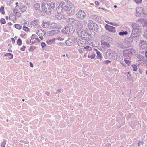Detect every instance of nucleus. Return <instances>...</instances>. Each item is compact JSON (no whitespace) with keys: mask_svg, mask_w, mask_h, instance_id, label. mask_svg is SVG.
Masks as SVG:
<instances>
[{"mask_svg":"<svg viewBox=\"0 0 147 147\" xmlns=\"http://www.w3.org/2000/svg\"><path fill=\"white\" fill-rule=\"evenodd\" d=\"M36 33L39 36L42 35H44L45 34L44 31L41 29L37 30L36 32Z\"/></svg>","mask_w":147,"mask_h":147,"instance_id":"obj_18","label":"nucleus"},{"mask_svg":"<svg viewBox=\"0 0 147 147\" xmlns=\"http://www.w3.org/2000/svg\"><path fill=\"white\" fill-rule=\"evenodd\" d=\"M88 28L90 30H92L93 29V27L92 26V25L90 23H88Z\"/></svg>","mask_w":147,"mask_h":147,"instance_id":"obj_44","label":"nucleus"},{"mask_svg":"<svg viewBox=\"0 0 147 147\" xmlns=\"http://www.w3.org/2000/svg\"><path fill=\"white\" fill-rule=\"evenodd\" d=\"M57 26V24L55 23H52L51 25V28H56Z\"/></svg>","mask_w":147,"mask_h":147,"instance_id":"obj_31","label":"nucleus"},{"mask_svg":"<svg viewBox=\"0 0 147 147\" xmlns=\"http://www.w3.org/2000/svg\"><path fill=\"white\" fill-rule=\"evenodd\" d=\"M27 7L26 6H23L20 9L21 12L23 13L26 10Z\"/></svg>","mask_w":147,"mask_h":147,"instance_id":"obj_22","label":"nucleus"},{"mask_svg":"<svg viewBox=\"0 0 147 147\" xmlns=\"http://www.w3.org/2000/svg\"><path fill=\"white\" fill-rule=\"evenodd\" d=\"M60 31L58 30H52L53 35L57 34L59 33Z\"/></svg>","mask_w":147,"mask_h":147,"instance_id":"obj_39","label":"nucleus"},{"mask_svg":"<svg viewBox=\"0 0 147 147\" xmlns=\"http://www.w3.org/2000/svg\"><path fill=\"white\" fill-rule=\"evenodd\" d=\"M93 26L94 30L96 32H97L98 29V26L96 24H94L93 25Z\"/></svg>","mask_w":147,"mask_h":147,"instance_id":"obj_30","label":"nucleus"},{"mask_svg":"<svg viewBox=\"0 0 147 147\" xmlns=\"http://www.w3.org/2000/svg\"><path fill=\"white\" fill-rule=\"evenodd\" d=\"M0 22L3 24H5L6 23V21L3 18L1 19L0 20Z\"/></svg>","mask_w":147,"mask_h":147,"instance_id":"obj_37","label":"nucleus"},{"mask_svg":"<svg viewBox=\"0 0 147 147\" xmlns=\"http://www.w3.org/2000/svg\"><path fill=\"white\" fill-rule=\"evenodd\" d=\"M63 90L62 89H59L57 90V92H56V93L57 94V93H60L63 92Z\"/></svg>","mask_w":147,"mask_h":147,"instance_id":"obj_43","label":"nucleus"},{"mask_svg":"<svg viewBox=\"0 0 147 147\" xmlns=\"http://www.w3.org/2000/svg\"><path fill=\"white\" fill-rule=\"evenodd\" d=\"M88 51H87V53H86V54L83 56V57L84 58H86L87 57V56H88Z\"/></svg>","mask_w":147,"mask_h":147,"instance_id":"obj_57","label":"nucleus"},{"mask_svg":"<svg viewBox=\"0 0 147 147\" xmlns=\"http://www.w3.org/2000/svg\"><path fill=\"white\" fill-rule=\"evenodd\" d=\"M95 20L99 22H101V19L99 18L98 16L97 18H96Z\"/></svg>","mask_w":147,"mask_h":147,"instance_id":"obj_48","label":"nucleus"},{"mask_svg":"<svg viewBox=\"0 0 147 147\" xmlns=\"http://www.w3.org/2000/svg\"><path fill=\"white\" fill-rule=\"evenodd\" d=\"M15 27L16 28L18 29H20L21 28V26L18 24H15Z\"/></svg>","mask_w":147,"mask_h":147,"instance_id":"obj_29","label":"nucleus"},{"mask_svg":"<svg viewBox=\"0 0 147 147\" xmlns=\"http://www.w3.org/2000/svg\"><path fill=\"white\" fill-rule=\"evenodd\" d=\"M104 147H111L110 144L109 143L106 144Z\"/></svg>","mask_w":147,"mask_h":147,"instance_id":"obj_55","label":"nucleus"},{"mask_svg":"<svg viewBox=\"0 0 147 147\" xmlns=\"http://www.w3.org/2000/svg\"><path fill=\"white\" fill-rule=\"evenodd\" d=\"M143 37L144 38L147 39V29L144 31V33L143 34Z\"/></svg>","mask_w":147,"mask_h":147,"instance_id":"obj_35","label":"nucleus"},{"mask_svg":"<svg viewBox=\"0 0 147 147\" xmlns=\"http://www.w3.org/2000/svg\"><path fill=\"white\" fill-rule=\"evenodd\" d=\"M112 53V50L110 49H108L106 52V55L108 56H110V55H111V53Z\"/></svg>","mask_w":147,"mask_h":147,"instance_id":"obj_21","label":"nucleus"},{"mask_svg":"<svg viewBox=\"0 0 147 147\" xmlns=\"http://www.w3.org/2000/svg\"><path fill=\"white\" fill-rule=\"evenodd\" d=\"M105 28L107 31L109 32H114L116 31L115 28L107 24H106Z\"/></svg>","mask_w":147,"mask_h":147,"instance_id":"obj_11","label":"nucleus"},{"mask_svg":"<svg viewBox=\"0 0 147 147\" xmlns=\"http://www.w3.org/2000/svg\"><path fill=\"white\" fill-rule=\"evenodd\" d=\"M74 29L72 25H68L66 26L62 30L63 33L67 34H70L73 33L74 32Z\"/></svg>","mask_w":147,"mask_h":147,"instance_id":"obj_4","label":"nucleus"},{"mask_svg":"<svg viewBox=\"0 0 147 147\" xmlns=\"http://www.w3.org/2000/svg\"><path fill=\"white\" fill-rule=\"evenodd\" d=\"M76 7L73 3H70L69 5L62 6L59 5L56 8V11L58 14H60L62 12V10L67 11V15L70 16L73 15L76 11Z\"/></svg>","mask_w":147,"mask_h":147,"instance_id":"obj_1","label":"nucleus"},{"mask_svg":"<svg viewBox=\"0 0 147 147\" xmlns=\"http://www.w3.org/2000/svg\"><path fill=\"white\" fill-rule=\"evenodd\" d=\"M114 59L116 61H118L120 59V56L119 54H117L114 57Z\"/></svg>","mask_w":147,"mask_h":147,"instance_id":"obj_19","label":"nucleus"},{"mask_svg":"<svg viewBox=\"0 0 147 147\" xmlns=\"http://www.w3.org/2000/svg\"><path fill=\"white\" fill-rule=\"evenodd\" d=\"M33 8L36 11H39L40 9V3H36L33 6Z\"/></svg>","mask_w":147,"mask_h":147,"instance_id":"obj_14","label":"nucleus"},{"mask_svg":"<svg viewBox=\"0 0 147 147\" xmlns=\"http://www.w3.org/2000/svg\"><path fill=\"white\" fill-rule=\"evenodd\" d=\"M49 5L50 8L51 7L52 9L54 8L55 7V4L53 3H50Z\"/></svg>","mask_w":147,"mask_h":147,"instance_id":"obj_27","label":"nucleus"},{"mask_svg":"<svg viewBox=\"0 0 147 147\" xmlns=\"http://www.w3.org/2000/svg\"><path fill=\"white\" fill-rule=\"evenodd\" d=\"M58 40H64V38H61L60 37H58Z\"/></svg>","mask_w":147,"mask_h":147,"instance_id":"obj_63","label":"nucleus"},{"mask_svg":"<svg viewBox=\"0 0 147 147\" xmlns=\"http://www.w3.org/2000/svg\"><path fill=\"white\" fill-rule=\"evenodd\" d=\"M36 48V47L35 46H30L29 49V51L30 52L32 51Z\"/></svg>","mask_w":147,"mask_h":147,"instance_id":"obj_24","label":"nucleus"},{"mask_svg":"<svg viewBox=\"0 0 147 147\" xmlns=\"http://www.w3.org/2000/svg\"><path fill=\"white\" fill-rule=\"evenodd\" d=\"M8 56L9 57V59H12L13 58V55L11 53V55H8Z\"/></svg>","mask_w":147,"mask_h":147,"instance_id":"obj_53","label":"nucleus"},{"mask_svg":"<svg viewBox=\"0 0 147 147\" xmlns=\"http://www.w3.org/2000/svg\"><path fill=\"white\" fill-rule=\"evenodd\" d=\"M84 49H85L84 48L82 49L81 48H79L78 49L79 53L80 54L82 53L84 51Z\"/></svg>","mask_w":147,"mask_h":147,"instance_id":"obj_42","label":"nucleus"},{"mask_svg":"<svg viewBox=\"0 0 147 147\" xmlns=\"http://www.w3.org/2000/svg\"><path fill=\"white\" fill-rule=\"evenodd\" d=\"M78 34L79 36L80 37V38L84 39V40H87V39L88 38V33L85 31L81 32L80 34L78 33Z\"/></svg>","mask_w":147,"mask_h":147,"instance_id":"obj_12","label":"nucleus"},{"mask_svg":"<svg viewBox=\"0 0 147 147\" xmlns=\"http://www.w3.org/2000/svg\"><path fill=\"white\" fill-rule=\"evenodd\" d=\"M105 22H106L107 23H108V24H110V25H113V26H115V25H114V23H112V22H109V21H105Z\"/></svg>","mask_w":147,"mask_h":147,"instance_id":"obj_49","label":"nucleus"},{"mask_svg":"<svg viewBox=\"0 0 147 147\" xmlns=\"http://www.w3.org/2000/svg\"><path fill=\"white\" fill-rule=\"evenodd\" d=\"M54 40L53 39L48 40L46 41L48 45H50L53 42Z\"/></svg>","mask_w":147,"mask_h":147,"instance_id":"obj_26","label":"nucleus"},{"mask_svg":"<svg viewBox=\"0 0 147 147\" xmlns=\"http://www.w3.org/2000/svg\"><path fill=\"white\" fill-rule=\"evenodd\" d=\"M132 67L133 68V70L134 71H136L137 70V67L136 65H132Z\"/></svg>","mask_w":147,"mask_h":147,"instance_id":"obj_36","label":"nucleus"},{"mask_svg":"<svg viewBox=\"0 0 147 147\" xmlns=\"http://www.w3.org/2000/svg\"><path fill=\"white\" fill-rule=\"evenodd\" d=\"M23 30L25 31L26 32H28L29 31V28L26 27V26H23Z\"/></svg>","mask_w":147,"mask_h":147,"instance_id":"obj_38","label":"nucleus"},{"mask_svg":"<svg viewBox=\"0 0 147 147\" xmlns=\"http://www.w3.org/2000/svg\"><path fill=\"white\" fill-rule=\"evenodd\" d=\"M13 13H14L15 14V13L16 12H17V11L16 10V9H13Z\"/></svg>","mask_w":147,"mask_h":147,"instance_id":"obj_64","label":"nucleus"},{"mask_svg":"<svg viewBox=\"0 0 147 147\" xmlns=\"http://www.w3.org/2000/svg\"><path fill=\"white\" fill-rule=\"evenodd\" d=\"M86 14L84 11L80 10L76 14V16L77 18L80 19H82L84 18Z\"/></svg>","mask_w":147,"mask_h":147,"instance_id":"obj_10","label":"nucleus"},{"mask_svg":"<svg viewBox=\"0 0 147 147\" xmlns=\"http://www.w3.org/2000/svg\"><path fill=\"white\" fill-rule=\"evenodd\" d=\"M145 14L143 11V8L141 7H137L136 8V16L137 17L144 16Z\"/></svg>","mask_w":147,"mask_h":147,"instance_id":"obj_8","label":"nucleus"},{"mask_svg":"<svg viewBox=\"0 0 147 147\" xmlns=\"http://www.w3.org/2000/svg\"><path fill=\"white\" fill-rule=\"evenodd\" d=\"M95 4L97 5H99V2L98 1H96L95 2Z\"/></svg>","mask_w":147,"mask_h":147,"instance_id":"obj_62","label":"nucleus"},{"mask_svg":"<svg viewBox=\"0 0 147 147\" xmlns=\"http://www.w3.org/2000/svg\"><path fill=\"white\" fill-rule=\"evenodd\" d=\"M103 44L105 47H107L108 48H109L110 46L109 43L107 42H104L103 43Z\"/></svg>","mask_w":147,"mask_h":147,"instance_id":"obj_34","label":"nucleus"},{"mask_svg":"<svg viewBox=\"0 0 147 147\" xmlns=\"http://www.w3.org/2000/svg\"><path fill=\"white\" fill-rule=\"evenodd\" d=\"M25 48L26 47L24 46H23L22 47L20 48V50L22 51H24Z\"/></svg>","mask_w":147,"mask_h":147,"instance_id":"obj_54","label":"nucleus"},{"mask_svg":"<svg viewBox=\"0 0 147 147\" xmlns=\"http://www.w3.org/2000/svg\"><path fill=\"white\" fill-rule=\"evenodd\" d=\"M135 52V50L132 48H128L124 50L123 55L125 62L128 65L131 63L130 61L132 55Z\"/></svg>","mask_w":147,"mask_h":147,"instance_id":"obj_3","label":"nucleus"},{"mask_svg":"<svg viewBox=\"0 0 147 147\" xmlns=\"http://www.w3.org/2000/svg\"><path fill=\"white\" fill-rule=\"evenodd\" d=\"M42 9L46 13L49 14L51 12V9L49 5L46 2H43L41 5Z\"/></svg>","mask_w":147,"mask_h":147,"instance_id":"obj_6","label":"nucleus"},{"mask_svg":"<svg viewBox=\"0 0 147 147\" xmlns=\"http://www.w3.org/2000/svg\"><path fill=\"white\" fill-rule=\"evenodd\" d=\"M41 46L42 48H44L46 46V44L44 42L41 43Z\"/></svg>","mask_w":147,"mask_h":147,"instance_id":"obj_45","label":"nucleus"},{"mask_svg":"<svg viewBox=\"0 0 147 147\" xmlns=\"http://www.w3.org/2000/svg\"><path fill=\"white\" fill-rule=\"evenodd\" d=\"M48 34H49L50 36H52L53 35V33L52 32V30H51L49 31L48 32Z\"/></svg>","mask_w":147,"mask_h":147,"instance_id":"obj_52","label":"nucleus"},{"mask_svg":"<svg viewBox=\"0 0 147 147\" xmlns=\"http://www.w3.org/2000/svg\"><path fill=\"white\" fill-rule=\"evenodd\" d=\"M135 2L138 4H140L142 1V0H134Z\"/></svg>","mask_w":147,"mask_h":147,"instance_id":"obj_40","label":"nucleus"},{"mask_svg":"<svg viewBox=\"0 0 147 147\" xmlns=\"http://www.w3.org/2000/svg\"><path fill=\"white\" fill-rule=\"evenodd\" d=\"M38 21L36 20L32 21L30 24V25H31V27H32V26H37L38 24Z\"/></svg>","mask_w":147,"mask_h":147,"instance_id":"obj_16","label":"nucleus"},{"mask_svg":"<svg viewBox=\"0 0 147 147\" xmlns=\"http://www.w3.org/2000/svg\"><path fill=\"white\" fill-rule=\"evenodd\" d=\"M50 23L48 22H44L42 25V26L44 28L48 27L50 25Z\"/></svg>","mask_w":147,"mask_h":147,"instance_id":"obj_17","label":"nucleus"},{"mask_svg":"<svg viewBox=\"0 0 147 147\" xmlns=\"http://www.w3.org/2000/svg\"><path fill=\"white\" fill-rule=\"evenodd\" d=\"M15 15L18 17H20L21 16V13L19 12H16L15 13Z\"/></svg>","mask_w":147,"mask_h":147,"instance_id":"obj_47","label":"nucleus"},{"mask_svg":"<svg viewBox=\"0 0 147 147\" xmlns=\"http://www.w3.org/2000/svg\"><path fill=\"white\" fill-rule=\"evenodd\" d=\"M8 55H11V53H6L4 55L5 56H8Z\"/></svg>","mask_w":147,"mask_h":147,"instance_id":"obj_60","label":"nucleus"},{"mask_svg":"<svg viewBox=\"0 0 147 147\" xmlns=\"http://www.w3.org/2000/svg\"><path fill=\"white\" fill-rule=\"evenodd\" d=\"M5 142L4 140L3 142H1V147H4L5 146Z\"/></svg>","mask_w":147,"mask_h":147,"instance_id":"obj_41","label":"nucleus"},{"mask_svg":"<svg viewBox=\"0 0 147 147\" xmlns=\"http://www.w3.org/2000/svg\"><path fill=\"white\" fill-rule=\"evenodd\" d=\"M11 40L13 44H14L15 42V41L14 39L13 38H11Z\"/></svg>","mask_w":147,"mask_h":147,"instance_id":"obj_61","label":"nucleus"},{"mask_svg":"<svg viewBox=\"0 0 147 147\" xmlns=\"http://www.w3.org/2000/svg\"><path fill=\"white\" fill-rule=\"evenodd\" d=\"M119 34L120 35L123 36L124 35H127L128 34V32L127 31H122L121 32H120L119 33Z\"/></svg>","mask_w":147,"mask_h":147,"instance_id":"obj_23","label":"nucleus"},{"mask_svg":"<svg viewBox=\"0 0 147 147\" xmlns=\"http://www.w3.org/2000/svg\"><path fill=\"white\" fill-rule=\"evenodd\" d=\"M137 57L139 59V60H142L143 58L142 57V55H137Z\"/></svg>","mask_w":147,"mask_h":147,"instance_id":"obj_46","label":"nucleus"},{"mask_svg":"<svg viewBox=\"0 0 147 147\" xmlns=\"http://www.w3.org/2000/svg\"><path fill=\"white\" fill-rule=\"evenodd\" d=\"M4 9V7L3 6H1L0 8V12L2 14H5Z\"/></svg>","mask_w":147,"mask_h":147,"instance_id":"obj_25","label":"nucleus"},{"mask_svg":"<svg viewBox=\"0 0 147 147\" xmlns=\"http://www.w3.org/2000/svg\"><path fill=\"white\" fill-rule=\"evenodd\" d=\"M83 24L81 22H80L78 24V26L80 29H81L83 27Z\"/></svg>","mask_w":147,"mask_h":147,"instance_id":"obj_33","label":"nucleus"},{"mask_svg":"<svg viewBox=\"0 0 147 147\" xmlns=\"http://www.w3.org/2000/svg\"><path fill=\"white\" fill-rule=\"evenodd\" d=\"M110 63H111V61L107 60L104 61V63L105 64H108Z\"/></svg>","mask_w":147,"mask_h":147,"instance_id":"obj_50","label":"nucleus"},{"mask_svg":"<svg viewBox=\"0 0 147 147\" xmlns=\"http://www.w3.org/2000/svg\"><path fill=\"white\" fill-rule=\"evenodd\" d=\"M31 40H32V39H31L30 41H28V40H27L26 41V43L27 44H29V43H31L32 42H31Z\"/></svg>","mask_w":147,"mask_h":147,"instance_id":"obj_58","label":"nucleus"},{"mask_svg":"<svg viewBox=\"0 0 147 147\" xmlns=\"http://www.w3.org/2000/svg\"><path fill=\"white\" fill-rule=\"evenodd\" d=\"M118 47L122 49H125L126 48V46L123 45L121 43H120L119 44Z\"/></svg>","mask_w":147,"mask_h":147,"instance_id":"obj_28","label":"nucleus"},{"mask_svg":"<svg viewBox=\"0 0 147 147\" xmlns=\"http://www.w3.org/2000/svg\"><path fill=\"white\" fill-rule=\"evenodd\" d=\"M97 55V57L98 59H101L102 58V56L100 53V52L99 51H97V53H96Z\"/></svg>","mask_w":147,"mask_h":147,"instance_id":"obj_20","label":"nucleus"},{"mask_svg":"<svg viewBox=\"0 0 147 147\" xmlns=\"http://www.w3.org/2000/svg\"><path fill=\"white\" fill-rule=\"evenodd\" d=\"M17 44L19 45L20 46L22 44V41L20 39H18L17 40Z\"/></svg>","mask_w":147,"mask_h":147,"instance_id":"obj_32","label":"nucleus"},{"mask_svg":"<svg viewBox=\"0 0 147 147\" xmlns=\"http://www.w3.org/2000/svg\"><path fill=\"white\" fill-rule=\"evenodd\" d=\"M36 36V35H32V36H31V39H34V38H35L36 39V37H35Z\"/></svg>","mask_w":147,"mask_h":147,"instance_id":"obj_59","label":"nucleus"},{"mask_svg":"<svg viewBox=\"0 0 147 147\" xmlns=\"http://www.w3.org/2000/svg\"><path fill=\"white\" fill-rule=\"evenodd\" d=\"M65 5V3L63 2H62L60 3L59 5L62 6H64V5Z\"/></svg>","mask_w":147,"mask_h":147,"instance_id":"obj_56","label":"nucleus"},{"mask_svg":"<svg viewBox=\"0 0 147 147\" xmlns=\"http://www.w3.org/2000/svg\"><path fill=\"white\" fill-rule=\"evenodd\" d=\"M132 27L133 28L132 30V33L129 38V42L133 41L134 39L136 40L139 38L140 31V27L136 23L133 24H132Z\"/></svg>","mask_w":147,"mask_h":147,"instance_id":"obj_2","label":"nucleus"},{"mask_svg":"<svg viewBox=\"0 0 147 147\" xmlns=\"http://www.w3.org/2000/svg\"><path fill=\"white\" fill-rule=\"evenodd\" d=\"M140 50H142L141 53H143L147 51V42L146 41L141 40L140 43Z\"/></svg>","mask_w":147,"mask_h":147,"instance_id":"obj_7","label":"nucleus"},{"mask_svg":"<svg viewBox=\"0 0 147 147\" xmlns=\"http://www.w3.org/2000/svg\"><path fill=\"white\" fill-rule=\"evenodd\" d=\"M84 49L87 51H88V58L93 59L95 57V54L93 51H92V49L91 47L87 46L85 47Z\"/></svg>","mask_w":147,"mask_h":147,"instance_id":"obj_5","label":"nucleus"},{"mask_svg":"<svg viewBox=\"0 0 147 147\" xmlns=\"http://www.w3.org/2000/svg\"><path fill=\"white\" fill-rule=\"evenodd\" d=\"M84 40L83 38H80L79 39L76 40V42L78 46L81 47H83L85 46L87 40Z\"/></svg>","mask_w":147,"mask_h":147,"instance_id":"obj_9","label":"nucleus"},{"mask_svg":"<svg viewBox=\"0 0 147 147\" xmlns=\"http://www.w3.org/2000/svg\"><path fill=\"white\" fill-rule=\"evenodd\" d=\"M65 43L67 46H71L74 45V41L72 39L69 38L66 41Z\"/></svg>","mask_w":147,"mask_h":147,"instance_id":"obj_13","label":"nucleus"},{"mask_svg":"<svg viewBox=\"0 0 147 147\" xmlns=\"http://www.w3.org/2000/svg\"><path fill=\"white\" fill-rule=\"evenodd\" d=\"M68 22H69L70 23H72L73 24H75L76 23L77 21L75 20L73 18H69L67 20Z\"/></svg>","mask_w":147,"mask_h":147,"instance_id":"obj_15","label":"nucleus"},{"mask_svg":"<svg viewBox=\"0 0 147 147\" xmlns=\"http://www.w3.org/2000/svg\"><path fill=\"white\" fill-rule=\"evenodd\" d=\"M98 17L97 16L95 15H92V19H95V20L96 19V18Z\"/></svg>","mask_w":147,"mask_h":147,"instance_id":"obj_51","label":"nucleus"}]
</instances>
